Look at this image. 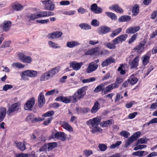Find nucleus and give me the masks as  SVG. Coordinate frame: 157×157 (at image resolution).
Returning <instances> with one entry per match:
<instances>
[{"label": "nucleus", "mask_w": 157, "mask_h": 157, "mask_svg": "<svg viewBox=\"0 0 157 157\" xmlns=\"http://www.w3.org/2000/svg\"><path fill=\"white\" fill-rule=\"evenodd\" d=\"M56 70L57 69H51L44 73L40 77V80L41 81H45L48 80L58 72V71Z\"/></svg>", "instance_id": "obj_1"}, {"label": "nucleus", "mask_w": 157, "mask_h": 157, "mask_svg": "<svg viewBox=\"0 0 157 157\" xmlns=\"http://www.w3.org/2000/svg\"><path fill=\"white\" fill-rule=\"evenodd\" d=\"M86 87L84 86L78 89L72 96L73 99L72 102H76L78 100H79L83 98L86 93Z\"/></svg>", "instance_id": "obj_2"}, {"label": "nucleus", "mask_w": 157, "mask_h": 157, "mask_svg": "<svg viewBox=\"0 0 157 157\" xmlns=\"http://www.w3.org/2000/svg\"><path fill=\"white\" fill-rule=\"evenodd\" d=\"M20 109V104L19 103H15L11 105L9 107L7 113L8 114L10 115L13 112H17Z\"/></svg>", "instance_id": "obj_3"}, {"label": "nucleus", "mask_w": 157, "mask_h": 157, "mask_svg": "<svg viewBox=\"0 0 157 157\" xmlns=\"http://www.w3.org/2000/svg\"><path fill=\"white\" fill-rule=\"evenodd\" d=\"M35 104V99L33 97L27 101L24 105V109L26 110H30L32 109Z\"/></svg>", "instance_id": "obj_4"}, {"label": "nucleus", "mask_w": 157, "mask_h": 157, "mask_svg": "<svg viewBox=\"0 0 157 157\" xmlns=\"http://www.w3.org/2000/svg\"><path fill=\"white\" fill-rule=\"evenodd\" d=\"M101 120L100 117H97L90 119L87 122V124L90 128L94 126L98 125Z\"/></svg>", "instance_id": "obj_5"}, {"label": "nucleus", "mask_w": 157, "mask_h": 157, "mask_svg": "<svg viewBox=\"0 0 157 157\" xmlns=\"http://www.w3.org/2000/svg\"><path fill=\"white\" fill-rule=\"evenodd\" d=\"M18 56L20 60L25 63H30L32 61V58L29 56H26L24 53H20Z\"/></svg>", "instance_id": "obj_6"}, {"label": "nucleus", "mask_w": 157, "mask_h": 157, "mask_svg": "<svg viewBox=\"0 0 157 157\" xmlns=\"http://www.w3.org/2000/svg\"><path fill=\"white\" fill-rule=\"evenodd\" d=\"M146 43V41L144 40L142 42L140 43L138 45L133 48L134 51L136 52L138 54L141 53L144 51V46Z\"/></svg>", "instance_id": "obj_7"}, {"label": "nucleus", "mask_w": 157, "mask_h": 157, "mask_svg": "<svg viewBox=\"0 0 157 157\" xmlns=\"http://www.w3.org/2000/svg\"><path fill=\"white\" fill-rule=\"evenodd\" d=\"M26 119L28 122H31L33 123L42 121L44 120V119L40 117H35L32 114H30L27 116Z\"/></svg>", "instance_id": "obj_8"}, {"label": "nucleus", "mask_w": 157, "mask_h": 157, "mask_svg": "<svg viewBox=\"0 0 157 157\" xmlns=\"http://www.w3.org/2000/svg\"><path fill=\"white\" fill-rule=\"evenodd\" d=\"M73 99L72 96L65 97L62 96H59L57 98L56 100L57 101H62L65 103H68L71 102Z\"/></svg>", "instance_id": "obj_9"}, {"label": "nucleus", "mask_w": 157, "mask_h": 157, "mask_svg": "<svg viewBox=\"0 0 157 157\" xmlns=\"http://www.w3.org/2000/svg\"><path fill=\"white\" fill-rule=\"evenodd\" d=\"M63 34L62 33L59 31L54 32L48 34L47 37L48 39H55L60 37Z\"/></svg>", "instance_id": "obj_10"}, {"label": "nucleus", "mask_w": 157, "mask_h": 157, "mask_svg": "<svg viewBox=\"0 0 157 157\" xmlns=\"http://www.w3.org/2000/svg\"><path fill=\"white\" fill-rule=\"evenodd\" d=\"M140 29L139 26L130 27L128 28L126 30V33L128 34H134L138 32Z\"/></svg>", "instance_id": "obj_11"}, {"label": "nucleus", "mask_w": 157, "mask_h": 157, "mask_svg": "<svg viewBox=\"0 0 157 157\" xmlns=\"http://www.w3.org/2000/svg\"><path fill=\"white\" fill-rule=\"evenodd\" d=\"M11 7L13 10L19 11L23 9L24 6L17 2L13 3L11 5Z\"/></svg>", "instance_id": "obj_12"}, {"label": "nucleus", "mask_w": 157, "mask_h": 157, "mask_svg": "<svg viewBox=\"0 0 157 157\" xmlns=\"http://www.w3.org/2000/svg\"><path fill=\"white\" fill-rule=\"evenodd\" d=\"M54 136L55 138L61 140L63 141H64L66 139L67 135L63 132H56Z\"/></svg>", "instance_id": "obj_13"}, {"label": "nucleus", "mask_w": 157, "mask_h": 157, "mask_svg": "<svg viewBox=\"0 0 157 157\" xmlns=\"http://www.w3.org/2000/svg\"><path fill=\"white\" fill-rule=\"evenodd\" d=\"M139 56H137L133 60L132 62L130 63V61H129V63L131 68H137L139 64Z\"/></svg>", "instance_id": "obj_14"}, {"label": "nucleus", "mask_w": 157, "mask_h": 157, "mask_svg": "<svg viewBox=\"0 0 157 157\" xmlns=\"http://www.w3.org/2000/svg\"><path fill=\"white\" fill-rule=\"evenodd\" d=\"M111 30V29L107 26H102L99 28L98 33L100 34H106Z\"/></svg>", "instance_id": "obj_15"}, {"label": "nucleus", "mask_w": 157, "mask_h": 157, "mask_svg": "<svg viewBox=\"0 0 157 157\" xmlns=\"http://www.w3.org/2000/svg\"><path fill=\"white\" fill-rule=\"evenodd\" d=\"M101 100L104 101V100L102 99H99L95 102L94 106H93L90 110V112L92 113H96L100 109V105L99 101L100 102V101Z\"/></svg>", "instance_id": "obj_16"}, {"label": "nucleus", "mask_w": 157, "mask_h": 157, "mask_svg": "<svg viewBox=\"0 0 157 157\" xmlns=\"http://www.w3.org/2000/svg\"><path fill=\"white\" fill-rule=\"evenodd\" d=\"M128 37V35L127 34H123L119 36L114 39L115 41L119 44L125 41Z\"/></svg>", "instance_id": "obj_17"}, {"label": "nucleus", "mask_w": 157, "mask_h": 157, "mask_svg": "<svg viewBox=\"0 0 157 157\" xmlns=\"http://www.w3.org/2000/svg\"><path fill=\"white\" fill-rule=\"evenodd\" d=\"M115 39L112 41L113 43L109 42L104 43V45L107 48L110 49H114L116 48V44H118L115 41Z\"/></svg>", "instance_id": "obj_18"}, {"label": "nucleus", "mask_w": 157, "mask_h": 157, "mask_svg": "<svg viewBox=\"0 0 157 157\" xmlns=\"http://www.w3.org/2000/svg\"><path fill=\"white\" fill-rule=\"evenodd\" d=\"M12 22L10 21H5L3 23L2 30L3 31H8L11 26Z\"/></svg>", "instance_id": "obj_19"}, {"label": "nucleus", "mask_w": 157, "mask_h": 157, "mask_svg": "<svg viewBox=\"0 0 157 157\" xmlns=\"http://www.w3.org/2000/svg\"><path fill=\"white\" fill-rule=\"evenodd\" d=\"M61 125L64 129L68 132H72L73 131V129L72 127L68 123L65 121L61 122Z\"/></svg>", "instance_id": "obj_20"}, {"label": "nucleus", "mask_w": 157, "mask_h": 157, "mask_svg": "<svg viewBox=\"0 0 157 157\" xmlns=\"http://www.w3.org/2000/svg\"><path fill=\"white\" fill-rule=\"evenodd\" d=\"M99 47H96L88 50L85 53V54L86 55H91L97 53L99 51Z\"/></svg>", "instance_id": "obj_21"}, {"label": "nucleus", "mask_w": 157, "mask_h": 157, "mask_svg": "<svg viewBox=\"0 0 157 157\" xmlns=\"http://www.w3.org/2000/svg\"><path fill=\"white\" fill-rule=\"evenodd\" d=\"M38 102L39 104V106L41 107L45 103L44 97L43 94L40 93L38 96Z\"/></svg>", "instance_id": "obj_22"}, {"label": "nucleus", "mask_w": 157, "mask_h": 157, "mask_svg": "<svg viewBox=\"0 0 157 157\" xmlns=\"http://www.w3.org/2000/svg\"><path fill=\"white\" fill-rule=\"evenodd\" d=\"M91 129V132L95 134L96 133H102V129L98 125L90 127Z\"/></svg>", "instance_id": "obj_23"}, {"label": "nucleus", "mask_w": 157, "mask_h": 157, "mask_svg": "<svg viewBox=\"0 0 157 157\" xmlns=\"http://www.w3.org/2000/svg\"><path fill=\"white\" fill-rule=\"evenodd\" d=\"M6 109L5 107L0 108V122L3 120L6 115Z\"/></svg>", "instance_id": "obj_24"}, {"label": "nucleus", "mask_w": 157, "mask_h": 157, "mask_svg": "<svg viewBox=\"0 0 157 157\" xmlns=\"http://www.w3.org/2000/svg\"><path fill=\"white\" fill-rule=\"evenodd\" d=\"M132 11L133 15H137L140 12L139 5L137 4L135 5L132 7Z\"/></svg>", "instance_id": "obj_25"}, {"label": "nucleus", "mask_w": 157, "mask_h": 157, "mask_svg": "<svg viewBox=\"0 0 157 157\" xmlns=\"http://www.w3.org/2000/svg\"><path fill=\"white\" fill-rule=\"evenodd\" d=\"M150 55L148 53L144 55L142 57L143 59L142 60V63L144 65H147L149 62Z\"/></svg>", "instance_id": "obj_26"}, {"label": "nucleus", "mask_w": 157, "mask_h": 157, "mask_svg": "<svg viewBox=\"0 0 157 157\" xmlns=\"http://www.w3.org/2000/svg\"><path fill=\"white\" fill-rule=\"evenodd\" d=\"M83 63L82 62L78 63L76 61H73L70 63V66L73 69H80Z\"/></svg>", "instance_id": "obj_27"}, {"label": "nucleus", "mask_w": 157, "mask_h": 157, "mask_svg": "<svg viewBox=\"0 0 157 157\" xmlns=\"http://www.w3.org/2000/svg\"><path fill=\"white\" fill-rule=\"evenodd\" d=\"M113 122V119H110L101 122L100 124V125L102 127H107L112 124Z\"/></svg>", "instance_id": "obj_28"}, {"label": "nucleus", "mask_w": 157, "mask_h": 157, "mask_svg": "<svg viewBox=\"0 0 157 157\" xmlns=\"http://www.w3.org/2000/svg\"><path fill=\"white\" fill-rule=\"evenodd\" d=\"M119 87V85L113 83L106 87L105 90L107 92H110L113 89L117 88Z\"/></svg>", "instance_id": "obj_29"}, {"label": "nucleus", "mask_w": 157, "mask_h": 157, "mask_svg": "<svg viewBox=\"0 0 157 157\" xmlns=\"http://www.w3.org/2000/svg\"><path fill=\"white\" fill-rule=\"evenodd\" d=\"M131 18L130 16L128 15H123L119 17L118 20L119 22H125L130 21Z\"/></svg>", "instance_id": "obj_30"}, {"label": "nucleus", "mask_w": 157, "mask_h": 157, "mask_svg": "<svg viewBox=\"0 0 157 157\" xmlns=\"http://www.w3.org/2000/svg\"><path fill=\"white\" fill-rule=\"evenodd\" d=\"M21 80L24 81L29 80V78H28L29 75L27 72V71H23L21 74Z\"/></svg>", "instance_id": "obj_31"}, {"label": "nucleus", "mask_w": 157, "mask_h": 157, "mask_svg": "<svg viewBox=\"0 0 157 157\" xmlns=\"http://www.w3.org/2000/svg\"><path fill=\"white\" fill-rule=\"evenodd\" d=\"M112 8L113 10L118 13H122L124 11L123 10L117 5H113L112 6Z\"/></svg>", "instance_id": "obj_32"}, {"label": "nucleus", "mask_w": 157, "mask_h": 157, "mask_svg": "<svg viewBox=\"0 0 157 157\" xmlns=\"http://www.w3.org/2000/svg\"><path fill=\"white\" fill-rule=\"evenodd\" d=\"M79 27L82 29L85 30L90 29H91V26L85 23H81L79 24Z\"/></svg>", "instance_id": "obj_33"}, {"label": "nucleus", "mask_w": 157, "mask_h": 157, "mask_svg": "<svg viewBox=\"0 0 157 157\" xmlns=\"http://www.w3.org/2000/svg\"><path fill=\"white\" fill-rule=\"evenodd\" d=\"M122 28H119L113 31L110 35V36L111 37H114L115 36L118 35L122 31Z\"/></svg>", "instance_id": "obj_34"}, {"label": "nucleus", "mask_w": 157, "mask_h": 157, "mask_svg": "<svg viewBox=\"0 0 157 157\" xmlns=\"http://www.w3.org/2000/svg\"><path fill=\"white\" fill-rule=\"evenodd\" d=\"M105 14L109 17L112 20H116L117 19V15L114 13L111 12H105Z\"/></svg>", "instance_id": "obj_35"}, {"label": "nucleus", "mask_w": 157, "mask_h": 157, "mask_svg": "<svg viewBox=\"0 0 157 157\" xmlns=\"http://www.w3.org/2000/svg\"><path fill=\"white\" fill-rule=\"evenodd\" d=\"M79 44L78 43L75 41L68 42L67 43L66 46L69 48H73Z\"/></svg>", "instance_id": "obj_36"}, {"label": "nucleus", "mask_w": 157, "mask_h": 157, "mask_svg": "<svg viewBox=\"0 0 157 157\" xmlns=\"http://www.w3.org/2000/svg\"><path fill=\"white\" fill-rule=\"evenodd\" d=\"M26 71L29 75V77H35L37 75V73L36 71L32 70H28Z\"/></svg>", "instance_id": "obj_37"}, {"label": "nucleus", "mask_w": 157, "mask_h": 157, "mask_svg": "<svg viewBox=\"0 0 157 157\" xmlns=\"http://www.w3.org/2000/svg\"><path fill=\"white\" fill-rule=\"evenodd\" d=\"M17 146L21 151H23L25 149V144L20 142L16 143Z\"/></svg>", "instance_id": "obj_38"}, {"label": "nucleus", "mask_w": 157, "mask_h": 157, "mask_svg": "<svg viewBox=\"0 0 157 157\" xmlns=\"http://www.w3.org/2000/svg\"><path fill=\"white\" fill-rule=\"evenodd\" d=\"M59 93V91L57 89H54L48 91L45 94V95L49 96L53 94L57 95Z\"/></svg>", "instance_id": "obj_39"}, {"label": "nucleus", "mask_w": 157, "mask_h": 157, "mask_svg": "<svg viewBox=\"0 0 157 157\" xmlns=\"http://www.w3.org/2000/svg\"><path fill=\"white\" fill-rule=\"evenodd\" d=\"M47 145L48 150L50 151L55 148L57 144L56 142H53L48 143Z\"/></svg>", "instance_id": "obj_40"}, {"label": "nucleus", "mask_w": 157, "mask_h": 157, "mask_svg": "<svg viewBox=\"0 0 157 157\" xmlns=\"http://www.w3.org/2000/svg\"><path fill=\"white\" fill-rule=\"evenodd\" d=\"M12 66L13 67H15L18 68H22L25 67V65L20 63H13L12 64Z\"/></svg>", "instance_id": "obj_41"}, {"label": "nucleus", "mask_w": 157, "mask_h": 157, "mask_svg": "<svg viewBox=\"0 0 157 157\" xmlns=\"http://www.w3.org/2000/svg\"><path fill=\"white\" fill-rule=\"evenodd\" d=\"M137 36L138 34L137 33L134 34L132 36L128 41V44H130L134 42L136 40Z\"/></svg>", "instance_id": "obj_42"}, {"label": "nucleus", "mask_w": 157, "mask_h": 157, "mask_svg": "<svg viewBox=\"0 0 157 157\" xmlns=\"http://www.w3.org/2000/svg\"><path fill=\"white\" fill-rule=\"evenodd\" d=\"M98 64L95 63V62H92L90 63L87 69H97L98 67Z\"/></svg>", "instance_id": "obj_43"}, {"label": "nucleus", "mask_w": 157, "mask_h": 157, "mask_svg": "<svg viewBox=\"0 0 157 157\" xmlns=\"http://www.w3.org/2000/svg\"><path fill=\"white\" fill-rule=\"evenodd\" d=\"M129 82L132 85H133L136 84L138 81V79L136 77H131L129 79H128Z\"/></svg>", "instance_id": "obj_44"}, {"label": "nucleus", "mask_w": 157, "mask_h": 157, "mask_svg": "<svg viewBox=\"0 0 157 157\" xmlns=\"http://www.w3.org/2000/svg\"><path fill=\"white\" fill-rule=\"evenodd\" d=\"M144 152V151H138L133 153L132 155L141 157L143 155Z\"/></svg>", "instance_id": "obj_45"}, {"label": "nucleus", "mask_w": 157, "mask_h": 157, "mask_svg": "<svg viewBox=\"0 0 157 157\" xmlns=\"http://www.w3.org/2000/svg\"><path fill=\"white\" fill-rule=\"evenodd\" d=\"M49 45L51 47H52L54 48H60V46H58L57 44L52 41H49L48 42Z\"/></svg>", "instance_id": "obj_46"}, {"label": "nucleus", "mask_w": 157, "mask_h": 157, "mask_svg": "<svg viewBox=\"0 0 157 157\" xmlns=\"http://www.w3.org/2000/svg\"><path fill=\"white\" fill-rule=\"evenodd\" d=\"M120 135L125 138H127L130 135L129 133L126 131H123L120 133Z\"/></svg>", "instance_id": "obj_47"}, {"label": "nucleus", "mask_w": 157, "mask_h": 157, "mask_svg": "<svg viewBox=\"0 0 157 157\" xmlns=\"http://www.w3.org/2000/svg\"><path fill=\"white\" fill-rule=\"evenodd\" d=\"M95 80V78L94 77H91L88 79H84L82 81L83 83H86L93 82Z\"/></svg>", "instance_id": "obj_48"}, {"label": "nucleus", "mask_w": 157, "mask_h": 157, "mask_svg": "<svg viewBox=\"0 0 157 157\" xmlns=\"http://www.w3.org/2000/svg\"><path fill=\"white\" fill-rule=\"evenodd\" d=\"M54 112L53 111H48L42 115L44 117H50L52 116L54 114Z\"/></svg>", "instance_id": "obj_49"}, {"label": "nucleus", "mask_w": 157, "mask_h": 157, "mask_svg": "<svg viewBox=\"0 0 157 157\" xmlns=\"http://www.w3.org/2000/svg\"><path fill=\"white\" fill-rule=\"evenodd\" d=\"M147 141V139L146 138H142L139 139L137 142L138 144H143L146 143Z\"/></svg>", "instance_id": "obj_50"}, {"label": "nucleus", "mask_w": 157, "mask_h": 157, "mask_svg": "<svg viewBox=\"0 0 157 157\" xmlns=\"http://www.w3.org/2000/svg\"><path fill=\"white\" fill-rule=\"evenodd\" d=\"M98 147L100 150L101 151H104L107 149V146L103 144H100L99 145Z\"/></svg>", "instance_id": "obj_51"}, {"label": "nucleus", "mask_w": 157, "mask_h": 157, "mask_svg": "<svg viewBox=\"0 0 157 157\" xmlns=\"http://www.w3.org/2000/svg\"><path fill=\"white\" fill-rule=\"evenodd\" d=\"M55 5L52 4H51L49 3V5L46 7H45V10L52 11L54 10Z\"/></svg>", "instance_id": "obj_52"}, {"label": "nucleus", "mask_w": 157, "mask_h": 157, "mask_svg": "<svg viewBox=\"0 0 157 157\" xmlns=\"http://www.w3.org/2000/svg\"><path fill=\"white\" fill-rule=\"evenodd\" d=\"M102 88V85H100L95 88L94 90V92L97 93L100 92Z\"/></svg>", "instance_id": "obj_53"}, {"label": "nucleus", "mask_w": 157, "mask_h": 157, "mask_svg": "<svg viewBox=\"0 0 157 157\" xmlns=\"http://www.w3.org/2000/svg\"><path fill=\"white\" fill-rule=\"evenodd\" d=\"M91 24L92 25L96 27L99 25V23L96 19H93L91 22Z\"/></svg>", "instance_id": "obj_54"}, {"label": "nucleus", "mask_w": 157, "mask_h": 157, "mask_svg": "<svg viewBox=\"0 0 157 157\" xmlns=\"http://www.w3.org/2000/svg\"><path fill=\"white\" fill-rule=\"evenodd\" d=\"M135 140H136L134 138L133 136H132L128 139L126 142L127 145H130Z\"/></svg>", "instance_id": "obj_55"}, {"label": "nucleus", "mask_w": 157, "mask_h": 157, "mask_svg": "<svg viewBox=\"0 0 157 157\" xmlns=\"http://www.w3.org/2000/svg\"><path fill=\"white\" fill-rule=\"evenodd\" d=\"M147 147V145H140L135 147L134 149L135 151L139 149H142L144 148H145Z\"/></svg>", "instance_id": "obj_56"}, {"label": "nucleus", "mask_w": 157, "mask_h": 157, "mask_svg": "<svg viewBox=\"0 0 157 157\" xmlns=\"http://www.w3.org/2000/svg\"><path fill=\"white\" fill-rule=\"evenodd\" d=\"M157 123V118H155L152 119L149 122H147L146 124L147 126L153 123Z\"/></svg>", "instance_id": "obj_57"}, {"label": "nucleus", "mask_w": 157, "mask_h": 157, "mask_svg": "<svg viewBox=\"0 0 157 157\" xmlns=\"http://www.w3.org/2000/svg\"><path fill=\"white\" fill-rule=\"evenodd\" d=\"M36 22L37 23H40L41 24H47L48 22H49V21L48 19H46V20H36Z\"/></svg>", "instance_id": "obj_58"}, {"label": "nucleus", "mask_w": 157, "mask_h": 157, "mask_svg": "<svg viewBox=\"0 0 157 157\" xmlns=\"http://www.w3.org/2000/svg\"><path fill=\"white\" fill-rule=\"evenodd\" d=\"M48 145L45 144L39 150V151L40 152L43 151L45 152L48 149Z\"/></svg>", "instance_id": "obj_59"}, {"label": "nucleus", "mask_w": 157, "mask_h": 157, "mask_svg": "<svg viewBox=\"0 0 157 157\" xmlns=\"http://www.w3.org/2000/svg\"><path fill=\"white\" fill-rule=\"evenodd\" d=\"M11 43L10 41H8L3 43L1 45L2 48H5L9 47Z\"/></svg>", "instance_id": "obj_60"}, {"label": "nucleus", "mask_w": 157, "mask_h": 157, "mask_svg": "<svg viewBox=\"0 0 157 157\" xmlns=\"http://www.w3.org/2000/svg\"><path fill=\"white\" fill-rule=\"evenodd\" d=\"M13 88V86L10 85H6L4 86L3 89L4 91H7L9 89H11Z\"/></svg>", "instance_id": "obj_61"}, {"label": "nucleus", "mask_w": 157, "mask_h": 157, "mask_svg": "<svg viewBox=\"0 0 157 157\" xmlns=\"http://www.w3.org/2000/svg\"><path fill=\"white\" fill-rule=\"evenodd\" d=\"M106 61L108 63V65L112 63H114L115 61V59L112 57H110L106 59Z\"/></svg>", "instance_id": "obj_62"}, {"label": "nucleus", "mask_w": 157, "mask_h": 157, "mask_svg": "<svg viewBox=\"0 0 157 157\" xmlns=\"http://www.w3.org/2000/svg\"><path fill=\"white\" fill-rule=\"evenodd\" d=\"M137 112H135L131 113H130L128 116V117L130 119H132L134 118L136 116L137 114Z\"/></svg>", "instance_id": "obj_63"}, {"label": "nucleus", "mask_w": 157, "mask_h": 157, "mask_svg": "<svg viewBox=\"0 0 157 157\" xmlns=\"http://www.w3.org/2000/svg\"><path fill=\"white\" fill-rule=\"evenodd\" d=\"M84 153L86 156H89L93 153V152L91 150H86Z\"/></svg>", "instance_id": "obj_64"}]
</instances>
